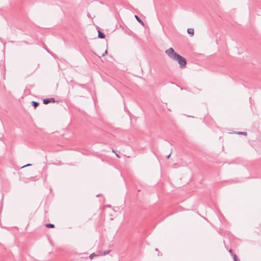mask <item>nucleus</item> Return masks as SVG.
I'll return each instance as SVG.
<instances>
[{
	"mask_svg": "<svg viewBox=\"0 0 261 261\" xmlns=\"http://www.w3.org/2000/svg\"><path fill=\"white\" fill-rule=\"evenodd\" d=\"M31 165H32L31 164H27V165H26L25 166H23L22 168H24V167H27V166H31Z\"/></svg>",
	"mask_w": 261,
	"mask_h": 261,
	"instance_id": "obj_13",
	"label": "nucleus"
},
{
	"mask_svg": "<svg viewBox=\"0 0 261 261\" xmlns=\"http://www.w3.org/2000/svg\"><path fill=\"white\" fill-rule=\"evenodd\" d=\"M155 251H158V249L156 248Z\"/></svg>",
	"mask_w": 261,
	"mask_h": 261,
	"instance_id": "obj_16",
	"label": "nucleus"
},
{
	"mask_svg": "<svg viewBox=\"0 0 261 261\" xmlns=\"http://www.w3.org/2000/svg\"><path fill=\"white\" fill-rule=\"evenodd\" d=\"M229 252L232 254V255H233V253H232V250L231 249H230L229 250Z\"/></svg>",
	"mask_w": 261,
	"mask_h": 261,
	"instance_id": "obj_14",
	"label": "nucleus"
},
{
	"mask_svg": "<svg viewBox=\"0 0 261 261\" xmlns=\"http://www.w3.org/2000/svg\"><path fill=\"white\" fill-rule=\"evenodd\" d=\"M135 17L136 18V19H137V20L140 22L142 25H144V23L143 22V21L138 16L135 15Z\"/></svg>",
	"mask_w": 261,
	"mask_h": 261,
	"instance_id": "obj_4",
	"label": "nucleus"
},
{
	"mask_svg": "<svg viewBox=\"0 0 261 261\" xmlns=\"http://www.w3.org/2000/svg\"><path fill=\"white\" fill-rule=\"evenodd\" d=\"M98 38H101V39L105 38V35L102 32H100V31H98Z\"/></svg>",
	"mask_w": 261,
	"mask_h": 261,
	"instance_id": "obj_3",
	"label": "nucleus"
},
{
	"mask_svg": "<svg viewBox=\"0 0 261 261\" xmlns=\"http://www.w3.org/2000/svg\"><path fill=\"white\" fill-rule=\"evenodd\" d=\"M237 134H240V135H247V133L245 132H237Z\"/></svg>",
	"mask_w": 261,
	"mask_h": 261,
	"instance_id": "obj_9",
	"label": "nucleus"
},
{
	"mask_svg": "<svg viewBox=\"0 0 261 261\" xmlns=\"http://www.w3.org/2000/svg\"><path fill=\"white\" fill-rule=\"evenodd\" d=\"M171 154V152L169 155H167V158L169 159L170 158Z\"/></svg>",
	"mask_w": 261,
	"mask_h": 261,
	"instance_id": "obj_15",
	"label": "nucleus"
},
{
	"mask_svg": "<svg viewBox=\"0 0 261 261\" xmlns=\"http://www.w3.org/2000/svg\"><path fill=\"white\" fill-rule=\"evenodd\" d=\"M45 226L46 227H48V228H54L55 227V225L53 224H51V223L47 224H46Z\"/></svg>",
	"mask_w": 261,
	"mask_h": 261,
	"instance_id": "obj_7",
	"label": "nucleus"
},
{
	"mask_svg": "<svg viewBox=\"0 0 261 261\" xmlns=\"http://www.w3.org/2000/svg\"><path fill=\"white\" fill-rule=\"evenodd\" d=\"M110 252V250H107V251H105L104 252L103 255H107V254H109Z\"/></svg>",
	"mask_w": 261,
	"mask_h": 261,
	"instance_id": "obj_11",
	"label": "nucleus"
},
{
	"mask_svg": "<svg viewBox=\"0 0 261 261\" xmlns=\"http://www.w3.org/2000/svg\"><path fill=\"white\" fill-rule=\"evenodd\" d=\"M96 256L95 253H92L90 255L89 257L91 259H93V257Z\"/></svg>",
	"mask_w": 261,
	"mask_h": 261,
	"instance_id": "obj_10",
	"label": "nucleus"
},
{
	"mask_svg": "<svg viewBox=\"0 0 261 261\" xmlns=\"http://www.w3.org/2000/svg\"><path fill=\"white\" fill-rule=\"evenodd\" d=\"M107 53H108V52H107V50H106L105 51V53H103V54H102V57L105 56L107 54Z\"/></svg>",
	"mask_w": 261,
	"mask_h": 261,
	"instance_id": "obj_12",
	"label": "nucleus"
},
{
	"mask_svg": "<svg viewBox=\"0 0 261 261\" xmlns=\"http://www.w3.org/2000/svg\"><path fill=\"white\" fill-rule=\"evenodd\" d=\"M233 261H238L239 260L236 254H233Z\"/></svg>",
	"mask_w": 261,
	"mask_h": 261,
	"instance_id": "obj_8",
	"label": "nucleus"
},
{
	"mask_svg": "<svg viewBox=\"0 0 261 261\" xmlns=\"http://www.w3.org/2000/svg\"><path fill=\"white\" fill-rule=\"evenodd\" d=\"M51 102H55V100L54 98H45V99H43V102L45 105H47Z\"/></svg>",
	"mask_w": 261,
	"mask_h": 261,
	"instance_id": "obj_2",
	"label": "nucleus"
},
{
	"mask_svg": "<svg viewBox=\"0 0 261 261\" xmlns=\"http://www.w3.org/2000/svg\"><path fill=\"white\" fill-rule=\"evenodd\" d=\"M32 106L36 108L37 107H38L39 105V103L36 101H32Z\"/></svg>",
	"mask_w": 261,
	"mask_h": 261,
	"instance_id": "obj_6",
	"label": "nucleus"
},
{
	"mask_svg": "<svg viewBox=\"0 0 261 261\" xmlns=\"http://www.w3.org/2000/svg\"><path fill=\"white\" fill-rule=\"evenodd\" d=\"M165 53L170 59L178 62L180 68L182 69L185 67L187 64V60L186 58L175 52L172 47H170L167 49L165 51Z\"/></svg>",
	"mask_w": 261,
	"mask_h": 261,
	"instance_id": "obj_1",
	"label": "nucleus"
},
{
	"mask_svg": "<svg viewBox=\"0 0 261 261\" xmlns=\"http://www.w3.org/2000/svg\"><path fill=\"white\" fill-rule=\"evenodd\" d=\"M187 32H188V33L189 34L193 35L194 34V30L192 28H189L187 30Z\"/></svg>",
	"mask_w": 261,
	"mask_h": 261,
	"instance_id": "obj_5",
	"label": "nucleus"
}]
</instances>
